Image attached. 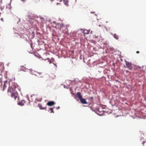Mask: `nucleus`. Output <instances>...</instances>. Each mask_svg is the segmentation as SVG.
Instances as JSON below:
<instances>
[{"mask_svg": "<svg viewBox=\"0 0 146 146\" xmlns=\"http://www.w3.org/2000/svg\"><path fill=\"white\" fill-rule=\"evenodd\" d=\"M9 86L7 90V93L9 95L11 94V97L14 98L15 100L17 98V93L15 91L16 85L15 83H13L10 85L9 83Z\"/></svg>", "mask_w": 146, "mask_h": 146, "instance_id": "nucleus-1", "label": "nucleus"}, {"mask_svg": "<svg viewBox=\"0 0 146 146\" xmlns=\"http://www.w3.org/2000/svg\"><path fill=\"white\" fill-rule=\"evenodd\" d=\"M125 64L127 68L130 70H131L133 69V66L131 62H127L125 61Z\"/></svg>", "mask_w": 146, "mask_h": 146, "instance_id": "nucleus-2", "label": "nucleus"}, {"mask_svg": "<svg viewBox=\"0 0 146 146\" xmlns=\"http://www.w3.org/2000/svg\"><path fill=\"white\" fill-rule=\"evenodd\" d=\"M55 104V103L52 101L48 102L47 103V105L49 106H51L54 105Z\"/></svg>", "mask_w": 146, "mask_h": 146, "instance_id": "nucleus-3", "label": "nucleus"}, {"mask_svg": "<svg viewBox=\"0 0 146 146\" xmlns=\"http://www.w3.org/2000/svg\"><path fill=\"white\" fill-rule=\"evenodd\" d=\"M68 27V26H64V25L63 24H62L61 26V27L60 29L61 30H62L63 31V30L64 28H65V32H66L68 31V29L67 28Z\"/></svg>", "mask_w": 146, "mask_h": 146, "instance_id": "nucleus-4", "label": "nucleus"}, {"mask_svg": "<svg viewBox=\"0 0 146 146\" xmlns=\"http://www.w3.org/2000/svg\"><path fill=\"white\" fill-rule=\"evenodd\" d=\"M94 37L95 38L98 39L99 41H100V40L103 39V37L101 36L100 35H94Z\"/></svg>", "mask_w": 146, "mask_h": 146, "instance_id": "nucleus-5", "label": "nucleus"}, {"mask_svg": "<svg viewBox=\"0 0 146 146\" xmlns=\"http://www.w3.org/2000/svg\"><path fill=\"white\" fill-rule=\"evenodd\" d=\"M8 85V82L7 81H5L4 82V84L3 86V90L4 91L6 88H7V86Z\"/></svg>", "mask_w": 146, "mask_h": 146, "instance_id": "nucleus-6", "label": "nucleus"}, {"mask_svg": "<svg viewBox=\"0 0 146 146\" xmlns=\"http://www.w3.org/2000/svg\"><path fill=\"white\" fill-rule=\"evenodd\" d=\"M25 103V101L24 100H22L21 102H20L18 103V104L19 105L21 106H23L24 105Z\"/></svg>", "mask_w": 146, "mask_h": 146, "instance_id": "nucleus-7", "label": "nucleus"}, {"mask_svg": "<svg viewBox=\"0 0 146 146\" xmlns=\"http://www.w3.org/2000/svg\"><path fill=\"white\" fill-rule=\"evenodd\" d=\"M80 101L81 103L83 104H87V102H86L85 99H82V98L80 99Z\"/></svg>", "mask_w": 146, "mask_h": 146, "instance_id": "nucleus-8", "label": "nucleus"}, {"mask_svg": "<svg viewBox=\"0 0 146 146\" xmlns=\"http://www.w3.org/2000/svg\"><path fill=\"white\" fill-rule=\"evenodd\" d=\"M77 94L78 98L80 99H81L82 98V96L81 94V93L79 92H78Z\"/></svg>", "mask_w": 146, "mask_h": 146, "instance_id": "nucleus-9", "label": "nucleus"}, {"mask_svg": "<svg viewBox=\"0 0 146 146\" xmlns=\"http://www.w3.org/2000/svg\"><path fill=\"white\" fill-rule=\"evenodd\" d=\"M38 107H39V108H40V109L41 110L45 109H46V107L43 108L42 106V105L40 104H38Z\"/></svg>", "mask_w": 146, "mask_h": 146, "instance_id": "nucleus-10", "label": "nucleus"}, {"mask_svg": "<svg viewBox=\"0 0 146 146\" xmlns=\"http://www.w3.org/2000/svg\"><path fill=\"white\" fill-rule=\"evenodd\" d=\"M2 72H1L0 73V83L1 82V86L2 85V82H1V78H2Z\"/></svg>", "mask_w": 146, "mask_h": 146, "instance_id": "nucleus-11", "label": "nucleus"}, {"mask_svg": "<svg viewBox=\"0 0 146 146\" xmlns=\"http://www.w3.org/2000/svg\"><path fill=\"white\" fill-rule=\"evenodd\" d=\"M114 37L116 39H118L119 38V36L117 35L116 34H114Z\"/></svg>", "mask_w": 146, "mask_h": 146, "instance_id": "nucleus-12", "label": "nucleus"}, {"mask_svg": "<svg viewBox=\"0 0 146 146\" xmlns=\"http://www.w3.org/2000/svg\"><path fill=\"white\" fill-rule=\"evenodd\" d=\"M49 110L50 111V113H54V112L53 111V108H50Z\"/></svg>", "mask_w": 146, "mask_h": 146, "instance_id": "nucleus-13", "label": "nucleus"}, {"mask_svg": "<svg viewBox=\"0 0 146 146\" xmlns=\"http://www.w3.org/2000/svg\"><path fill=\"white\" fill-rule=\"evenodd\" d=\"M84 33V34H88L89 33V31L86 30H85L83 32Z\"/></svg>", "mask_w": 146, "mask_h": 146, "instance_id": "nucleus-14", "label": "nucleus"}, {"mask_svg": "<svg viewBox=\"0 0 146 146\" xmlns=\"http://www.w3.org/2000/svg\"><path fill=\"white\" fill-rule=\"evenodd\" d=\"M64 0V3L66 5H67L68 3V0Z\"/></svg>", "mask_w": 146, "mask_h": 146, "instance_id": "nucleus-15", "label": "nucleus"}, {"mask_svg": "<svg viewBox=\"0 0 146 146\" xmlns=\"http://www.w3.org/2000/svg\"><path fill=\"white\" fill-rule=\"evenodd\" d=\"M48 60V61L49 62L50 64H51L52 62L50 60V59L49 58H47L45 60Z\"/></svg>", "mask_w": 146, "mask_h": 146, "instance_id": "nucleus-16", "label": "nucleus"}, {"mask_svg": "<svg viewBox=\"0 0 146 146\" xmlns=\"http://www.w3.org/2000/svg\"><path fill=\"white\" fill-rule=\"evenodd\" d=\"M22 2H24L26 0H21Z\"/></svg>", "mask_w": 146, "mask_h": 146, "instance_id": "nucleus-17", "label": "nucleus"}, {"mask_svg": "<svg viewBox=\"0 0 146 146\" xmlns=\"http://www.w3.org/2000/svg\"><path fill=\"white\" fill-rule=\"evenodd\" d=\"M139 51H137L136 52V53L137 54L139 53Z\"/></svg>", "mask_w": 146, "mask_h": 146, "instance_id": "nucleus-18", "label": "nucleus"}, {"mask_svg": "<svg viewBox=\"0 0 146 146\" xmlns=\"http://www.w3.org/2000/svg\"><path fill=\"white\" fill-rule=\"evenodd\" d=\"M60 108V107L59 106H58V107H57V109H59V108Z\"/></svg>", "mask_w": 146, "mask_h": 146, "instance_id": "nucleus-19", "label": "nucleus"}, {"mask_svg": "<svg viewBox=\"0 0 146 146\" xmlns=\"http://www.w3.org/2000/svg\"><path fill=\"white\" fill-rule=\"evenodd\" d=\"M38 74H39L40 75H42V73H41V72L38 73Z\"/></svg>", "mask_w": 146, "mask_h": 146, "instance_id": "nucleus-20", "label": "nucleus"}, {"mask_svg": "<svg viewBox=\"0 0 146 146\" xmlns=\"http://www.w3.org/2000/svg\"><path fill=\"white\" fill-rule=\"evenodd\" d=\"M1 20L2 21H3V18H1Z\"/></svg>", "mask_w": 146, "mask_h": 146, "instance_id": "nucleus-21", "label": "nucleus"}, {"mask_svg": "<svg viewBox=\"0 0 146 146\" xmlns=\"http://www.w3.org/2000/svg\"><path fill=\"white\" fill-rule=\"evenodd\" d=\"M2 64V63L0 62V65H1H1Z\"/></svg>", "mask_w": 146, "mask_h": 146, "instance_id": "nucleus-22", "label": "nucleus"}, {"mask_svg": "<svg viewBox=\"0 0 146 146\" xmlns=\"http://www.w3.org/2000/svg\"><path fill=\"white\" fill-rule=\"evenodd\" d=\"M72 53H73L74 52V51L73 50L72 51Z\"/></svg>", "mask_w": 146, "mask_h": 146, "instance_id": "nucleus-23", "label": "nucleus"}, {"mask_svg": "<svg viewBox=\"0 0 146 146\" xmlns=\"http://www.w3.org/2000/svg\"><path fill=\"white\" fill-rule=\"evenodd\" d=\"M144 142H145L143 141V144H144Z\"/></svg>", "mask_w": 146, "mask_h": 146, "instance_id": "nucleus-24", "label": "nucleus"}, {"mask_svg": "<svg viewBox=\"0 0 146 146\" xmlns=\"http://www.w3.org/2000/svg\"><path fill=\"white\" fill-rule=\"evenodd\" d=\"M42 77V76H40V77Z\"/></svg>", "mask_w": 146, "mask_h": 146, "instance_id": "nucleus-25", "label": "nucleus"}, {"mask_svg": "<svg viewBox=\"0 0 146 146\" xmlns=\"http://www.w3.org/2000/svg\"><path fill=\"white\" fill-rule=\"evenodd\" d=\"M63 31V32H64V31Z\"/></svg>", "mask_w": 146, "mask_h": 146, "instance_id": "nucleus-26", "label": "nucleus"}]
</instances>
